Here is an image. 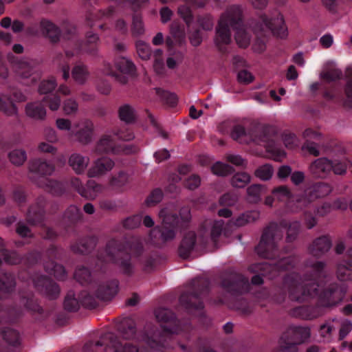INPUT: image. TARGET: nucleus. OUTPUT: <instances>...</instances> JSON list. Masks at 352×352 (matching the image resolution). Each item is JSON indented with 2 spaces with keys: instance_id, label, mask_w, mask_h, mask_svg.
I'll list each match as a JSON object with an SVG mask.
<instances>
[{
  "instance_id": "obj_1",
  "label": "nucleus",
  "mask_w": 352,
  "mask_h": 352,
  "mask_svg": "<svg viewBox=\"0 0 352 352\" xmlns=\"http://www.w3.org/2000/svg\"><path fill=\"white\" fill-rule=\"evenodd\" d=\"M96 270L107 263L115 264L125 276H131L135 273V266L131 261V255L126 252L124 243L117 239H109L103 252L97 256Z\"/></svg>"
},
{
  "instance_id": "obj_2",
  "label": "nucleus",
  "mask_w": 352,
  "mask_h": 352,
  "mask_svg": "<svg viewBox=\"0 0 352 352\" xmlns=\"http://www.w3.org/2000/svg\"><path fill=\"white\" fill-rule=\"evenodd\" d=\"M177 329L171 330L164 327V331H160L152 323H147L143 331L137 336L136 326L132 320H126L122 324V334L126 340H141L151 349H160L165 346L168 333H177Z\"/></svg>"
},
{
  "instance_id": "obj_3",
  "label": "nucleus",
  "mask_w": 352,
  "mask_h": 352,
  "mask_svg": "<svg viewBox=\"0 0 352 352\" xmlns=\"http://www.w3.org/2000/svg\"><path fill=\"white\" fill-rule=\"evenodd\" d=\"M283 237V231L280 224L271 222L263 230L260 242L255 248L256 252L260 257L272 259L278 251Z\"/></svg>"
},
{
  "instance_id": "obj_4",
  "label": "nucleus",
  "mask_w": 352,
  "mask_h": 352,
  "mask_svg": "<svg viewBox=\"0 0 352 352\" xmlns=\"http://www.w3.org/2000/svg\"><path fill=\"white\" fill-rule=\"evenodd\" d=\"M298 274L288 275L285 279L289 297L293 301L303 302L318 296L319 285L316 282L309 283L302 280Z\"/></svg>"
},
{
  "instance_id": "obj_5",
  "label": "nucleus",
  "mask_w": 352,
  "mask_h": 352,
  "mask_svg": "<svg viewBox=\"0 0 352 352\" xmlns=\"http://www.w3.org/2000/svg\"><path fill=\"white\" fill-rule=\"evenodd\" d=\"M209 281L207 278H199L192 280L190 293H184L181 295L180 303L188 310L202 309L204 304L202 299L208 292Z\"/></svg>"
},
{
  "instance_id": "obj_6",
  "label": "nucleus",
  "mask_w": 352,
  "mask_h": 352,
  "mask_svg": "<svg viewBox=\"0 0 352 352\" xmlns=\"http://www.w3.org/2000/svg\"><path fill=\"white\" fill-rule=\"evenodd\" d=\"M8 59L16 76L23 84L30 86L36 84L40 80L41 74L34 62L18 59L13 55H10Z\"/></svg>"
},
{
  "instance_id": "obj_7",
  "label": "nucleus",
  "mask_w": 352,
  "mask_h": 352,
  "mask_svg": "<svg viewBox=\"0 0 352 352\" xmlns=\"http://www.w3.org/2000/svg\"><path fill=\"white\" fill-rule=\"evenodd\" d=\"M260 21L263 24H256L254 26V33L258 36H265V31L270 30L272 33L280 38H284L287 36V28L285 25L283 16L278 14L276 16L269 19L266 14H263L259 16Z\"/></svg>"
},
{
  "instance_id": "obj_8",
  "label": "nucleus",
  "mask_w": 352,
  "mask_h": 352,
  "mask_svg": "<svg viewBox=\"0 0 352 352\" xmlns=\"http://www.w3.org/2000/svg\"><path fill=\"white\" fill-rule=\"evenodd\" d=\"M274 131L270 126L259 123H252L249 130L250 142L263 145L269 151H273L272 146Z\"/></svg>"
},
{
  "instance_id": "obj_9",
  "label": "nucleus",
  "mask_w": 352,
  "mask_h": 352,
  "mask_svg": "<svg viewBox=\"0 0 352 352\" xmlns=\"http://www.w3.org/2000/svg\"><path fill=\"white\" fill-rule=\"evenodd\" d=\"M346 292L347 287L344 285L331 284L322 292H319L318 304L322 307L335 305L343 300Z\"/></svg>"
},
{
  "instance_id": "obj_10",
  "label": "nucleus",
  "mask_w": 352,
  "mask_h": 352,
  "mask_svg": "<svg viewBox=\"0 0 352 352\" xmlns=\"http://www.w3.org/2000/svg\"><path fill=\"white\" fill-rule=\"evenodd\" d=\"M29 178L38 185L40 177L52 175L55 171V166L42 158H35L28 163Z\"/></svg>"
},
{
  "instance_id": "obj_11",
  "label": "nucleus",
  "mask_w": 352,
  "mask_h": 352,
  "mask_svg": "<svg viewBox=\"0 0 352 352\" xmlns=\"http://www.w3.org/2000/svg\"><path fill=\"white\" fill-rule=\"evenodd\" d=\"M221 286L228 292L235 295L247 292L250 287L248 278L241 274H231L227 278H224Z\"/></svg>"
},
{
  "instance_id": "obj_12",
  "label": "nucleus",
  "mask_w": 352,
  "mask_h": 352,
  "mask_svg": "<svg viewBox=\"0 0 352 352\" xmlns=\"http://www.w3.org/2000/svg\"><path fill=\"white\" fill-rule=\"evenodd\" d=\"M116 166L114 160L111 158L102 156L94 160L87 170L89 178H100L111 172Z\"/></svg>"
},
{
  "instance_id": "obj_13",
  "label": "nucleus",
  "mask_w": 352,
  "mask_h": 352,
  "mask_svg": "<svg viewBox=\"0 0 352 352\" xmlns=\"http://www.w3.org/2000/svg\"><path fill=\"white\" fill-rule=\"evenodd\" d=\"M219 21L226 24L233 30L244 25L243 10L241 6L232 5L221 14Z\"/></svg>"
},
{
  "instance_id": "obj_14",
  "label": "nucleus",
  "mask_w": 352,
  "mask_h": 352,
  "mask_svg": "<svg viewBox=\"0 0 352 352\" xmlns=\"http://www.w3.org/2000/svg\"><path fill=\"white\" fill-rule=\"evenodd\" d=\"M177 229L171 227L156 226L150 231L151 242L157 246H162L167 242L173 241L176 236Z\"/></svg>"
},
{
  "instance_id": "obj_15",
  "label": "nucleus",
  "mask_w": 352,
  "mask_h": 352,
  "mask_svg": "<svg viewBox=\"0 0 352 352\" xmlns=\"http://www.w3.org/2000/svg\"><path fill=\"white\" fill-rule=\"evenodd\" d=\"M34 285L39 292L50 299H55L60 294L58 285L45 276H40L34 279Z\"/></svg>"
},
{
  "instance_id": "obj_16",
  "label": "nucleus",
  "mask_w": 352,
  "mask_h": 352,
  "mask_svg": "<svg viewBox=\"0 0 352 352\" xmlns=\"http://www.w3.org/2000/svg\"><path fill=\"white\" fill-rule=\"evenodd\" d=\"M307 271L303 275L304 280L309 283L316 282L320 278H325L327 275L326 266L324 261H307L305 263Z\"/></svg>"
},
{
  "instance_id": "obj_17",
  "label": "nucleus",
  "mask_w": 352,
  "mask_h": 352,
  "mask_svg": "<svg viewBox=\"0 0 352 352\" xmlns=\"http://www.w3.org/2000/svg\"><path fill=\"white\" fill-rule=\"evenodd\" d=\"M45 203V198L39 197L35 204L30 207L26 214V221L29 224L36 226L43 221Z\"/></svg>"
},
{
  "instance_id": "obj_18",
  "label": "nucleus",
  "mask_w": 352,
  "mask_h": 352,
  "mask_svg": "<svg viewBox=\"0 0 352 352\" xmlns=\"http://www.w3.org/2000/svg\"><path fill=\"white\" fill-rule=\"evenodd\" d=\"M106 338L109 340V343L114 352H146V348L140 346L138 344L126 342L122 343L118 338L112 333H107Z\"/></svg>"
},
{
  "instance_id": "obj_19",
  "label": "nucleus",
  "mask_w": 352,
  "mask_h": 352,
  "mask_svg": "<svg viewBox=\"0 0 352 352\" xmlns=\"http://www.w3.org/2000/svg\"><path fill=\"white\" fill-rule=\"evenodd\" d=\"M332 246L329 235H322L315 239L308 246V252L313 256L320 258L327 253Z\"/></svg>"
},
{
  "instance_id": "obj_20",
  "label": "nucleus",
  "mask_w": 352,
  "mask_h": 352,
  "mask_svg": "<svg viewBox=\"0 0 352 352\" xmlns=\"http://www.w3.org/2000/svg\"><path fill=\"white\" fill-rule=\"evenodd\" d=\"M332 169L331 160L327 157H320L314 160L309 167L311 175L318 179L328 177Z\"/></svg>"
},
{
  "instance_id": "obj_21",
  "label": "nucleus",
  "mask_w": 352,
  "mask_h": 352,
  "mask_svg": "<svg viewBox=\"0 0 352 352\" xmlns=\"http://www.w3.org/2000/svg\"><path fill=\"white\" fill-rule=\"evenodd\" d=\"M40 29L42 35L47 38L50 43L57 44L62 37L61 30L53 22L43 19L40 22Z\"/></svg>"
},
{
  "instance_id": "obj_22",
  "label": "nucleus",
  "mask_w": 352,
  "mask_h": 352,
  "mask_svg": "<svg viewBox=\"0 0 352 352\" xmlns=\"http://www.w3.org/2000/svg\"><path fill=\"white\" fill-rule=\"evenodd\" d=\"M94 152L98 155H119V149L113 138L110 135H102L96 142Z\"/></svg>"
},
{
  "instance_id": "obj_23",
  "label": "nucleus",
  "mask_w": 352,
  "mask_h": 352,
  "mask_svg": "<svg viewBox=\"0 0 352 352\" xmlns=\"http://www.w3.org/2000/svg\"><path fill=\"white\" fill-rule=\"evenodd\" d=\"M199 242L194 232L186 233L179 247V255L183 258H187L192 252L198 250Z\"/></svg>"
},
{
  "instance_id": "obj_24",
  "label": "nucleus",
  "mask_w": 352,
  "mask_h": 352,
  "mask_svg": "<svg viewBox=\"0 0 352 352\" xmlns=\"http://www.w3.org/2000/svg\"><path fill=\"white\" fill-rule=\"evenodd\" d=\"M272 265L267 262L251 265L248 267V270L252 273L256 274L252 278V283L256 285L263 284V276H269L270 278H272L275 274H272Z\"/></svg>"
},
{
  "instance_id": "obj_25",
  "label": "nucleus",
  "mask_w": 352,
  "mask_h": 352,
  "mask_svg": "<svg viewBox=\"0 0 352 352\" xmlns=\"http://www.w3.org/2000/svg\"><path fill=\"white\" fill-rule=\"evenodd\" d=\"M155 316L156 319L159 322H165V323L173 322L175 323V325L173 327H170L168 325L163 326L162 330L158 329L160 331L162 332L164 331V327H166L171 330L177 329L178 332L175 333V334L179 333L181 331L183 330V329L179 324V322H177V324H176V321H175V314L171 310L166 309V308H158L155 310ZM173 334H175V333H173ZM170 335H172V333H169L167 334L166 340Z\"/></svg>"
},
{
  "instance_id": "obj_26",
  "label": "nucleus",
  "mask_w": 352,
  "mask_h": 352,
  "mask_svg": "<svg viewBox=\"0 0 352 352\" xmlns=\"http://www.w3.org/2000/svg\"><path fill=\"white\" fill-rule=\"evenodd\" d=\"M82 127L75 133L78 142L83 145L91 143L93 140L94 133V124L89 120H85L82 122Z\"/></svg>"
},
{
  "instance_id": "obj_27",
  "label": "nucleus",
  "mask_w": 352,
  "mask_h": 352,
  "mask_svg": "<svg viewBox=\"0 0 352 352\" xmlns=\"http://www.w3.org/2000/svg\"><path fill=\"white\" fill-rule=\"evenodd\" d=\"M90 162L88 156L82 155L78 153H72L69 159L68 164L72 170L78 175L82 174L87 170Z\"/></svg>"
},
{
  "instance_id": "obj_28",
  "label": "nucleus",
  "mask_w": 352,
  "mask_h": 352,
  "mask_svg": "<svg viewBox=\"0 0 352 352\" xmlns=\"http://www.w3.org/2000/svg\"><path fill=\"white\" fill-rule=\"evenodd\" d=\"M158 216L161 220V225L177 229L178 217L173 205H168L162 208Z\"/></svg>"
},
{
  "instance_id": "obj_29",
  "label": "nucleus",
  "mask_w": 352,
  "mask_h": 352,
  "mask_svg": "<svg viewBox=\"0 0 352 352\" xmlns=\"http://www.w3.org/2000/svg\"><path fill=\"white\" fill-rule=\"evenodd\" d=\"M119 282L112 280L99 286L96 295L102 300H109L113 298L118 292Z\"/></svg>"
},
{
  "instance_id": "obj_30",
  "label": "nucleus",
  "mask_w": 352,
  "mask_h": 352,
  "mask_svg": "<svg viewBox=\"0 0 352 352\" xmlns=\"http://www.w3.org/2000/svg\"><path fill=\"white\" fill-rule=\"evenodd\" d=\"M230 28L226 24L218 21L214 37V43L218 47L220 48L221 45L230 43L232 35Z\"/></svg>"
},
{
  "instance_id": "obj_31",
  "label": "nucleus",
  "mask_w": 352,
  "mask_h": 352,
  "mask_svg": "<svg viewBox=\"0 0 352 352\" xmlns=\"http://www.w3.org/2000/svg\"><path fill=\"white\" fill-rule=\"evenodd\" d=\"M130 182V175L124 170H120L111 175L108 179L109 187L115 190L121 191Z\"/></svg>"
},
{
  "instance_id": "obj_32",
  "label": "nucleus",
  "mask_w": 352,
  "mask_h": 352,
  "mask_svg": "<svg viewBox=\"0 0 352 352\" xmlns=\"http://www.w3.org/2000/svg\"><path fill=\"white\" fill-rule=\"evenodd\" d=\"M135 257L138 258L140 263L142 265V270L146 272H151L155 267L156 261L151 256L146 254L142 255L143 246L138 245L135 248L132 250Z\"/></svg>"
},
{
  "instance_id": "obj_33",
  "label": "nucleus",
  "mask_w": 352,
  "mask_h": 352,
  "mask_svg": "<svg viewBox=\"0 0 352 352\" xmlns=\"http://www.w3.org/2000/svg\"><path fill=\"white\" fill-rule=\"evenodd\" d=\"M98 242L96 236H88L71 245L72 250L76 254H87L93 250Z\"/></svg>"
},
{
  "instance_id": "obj_34",
  "label": "nucleus",
  "mask_w": 352,
  "mask_h": 352,
  "mask_svg": "<svg viewBox=\"0 0 352 352\" xmlns=\"http://www.w3.org/2000/svg\"><path fill=\"white\" fill-rule=\"evenodd\" d=\"M16 286L14 275L11 273L0 274V298L12 292Z\"/></svg>"
},
{
  "instance_id": "obj_35",
  "label": "nucleus",
  "mask_w": 352,
  "mask_h": 352,
  "mask_svg": "<svg viewBox=\"0 0 352 352\" xmlns=\"http://www.w3.org/2000/svg\"><path fill=\"white\" fill-rule=\"evenodd\" d=\"M279 224L281 229H287V235L285 238L287 242L292 243L297 239L301 227V224L299 221L288 222L285 220H282Z\"/></svg>"
},
{
  "instance_id": "obj_36",
  "label": "nucleus",
  "mask_w": 352,
  "mask_h": 352,
  "mask_svg": "<svg viewBox=\"0 0 352 352\" xmlns=\"http://www.w3.org/2000/svg\"><path fill=\"white\" fill-rule=\"evenodd\" d=\"M118 114L120 120L127 124H133L136 120V111L129 104H124L120 106L118 109Z\"/></svg>"
},
{
  "instance_id": "obj_37",
  "label": "nucleus",
  "mask_w": 352,
  "mask_h": 352,
  "mask_svg": "<svg viewBox=\"0 0 352 352\" xmlns=\"http://www.w3.org/2000/svg\"><path fill=\"white\" fill-rule=\"evenodd\" d=\"M310 196L316 200L329 195L333 190L332 186L325 182H317L311 185L309 188Z\"/></svg>"
},
{
  "instance_id": "obj_38",
  "label": "nucleus",
  "mask_w": 352,
  "mask_h": 352,
  "mask_svg": "<svg viewBox=\"0 0 352 352\" xmlns=\"http://www.w3.org/2000/svg\"><path fill=\"white\" fill-rule=\"evenodd\" d=\"M25 112L28 117L35 120H43L46 116L45 107L38 102L28 103L25 107Z\"/></svg>"
},
{
  "instance_id": "obj_39",
  "label": "nucleus",
  "mask_w": 352,
  "mask_h": 352,
  "mask_svg": "<svg viewBox=\"0 0 352 352\" xmlns=\"http://www.w3.org/2000/svg\"><path fill=\"white\" fill-rule=\"evenodd\" d=\"M72 77L78 85H84L89 76L88 67L83 64L76 65L72 69Z\"/></svg>"
},
{
  "instance_id": "obj_40",
  "label": "nucleus",
  "mask_w": 352,
  "mask_h": 352,
  "mask_svg": "<svg viewBox=\"0 0 352 352\" xmlns=\"http://www.w3.org/2000/svg\"><path fill=\"white\" fill-rule=\"evenodd\" d=\"M107 333L103 335L97 342H87L83 346L84 352H104L107 346H110L109 340L106 338Z\"/></svg>"
},
{
  "instance_id": "obj_41",
  "label": "nucleus",
  "mask_w": 352,
  "mask_h": 352,
  "mask_svg": "<svg viewBox=\"0 0 352 352\" xmlns=\"http://www.w3.org/2000/svg\"><path fill=\"white\" fill-rule=\"evenodd\" d=\"M105 190V186L97 183L94 180H89L87 183L85 193L83 197L91 200L95 199L100 194Z\"/></svg>"
},
{
  "instance_id": "obj_42",
  "label": "nucleus",
  "mask_w": 352,
  "mask_h": 352,
  "mask_svg": "<svg viewBox=\"0 0 352 352\" xmlns=\"http://www.w3.org/2000/svg\"><path fill=\"white\" fill-rule=\"evenodd\" d=\"M298 262V258L296 256H290L280 259L276 263H270L272 266V273L274 271L289 270L292 269Z\"/></svg>"
},
{
  "instance_id": "obj_43",
  "label": "nucleus",
  "mask_w": 352,
  "mask_h": 352,
  "mask_svg": "<svg viewBox=\"0 0 352 352\" xmlns=\"http://www.w3.org/2000/svg\"><path fill=\"white\" fill-rule=\"evenodd\" d=\"M45 271L53 274L58 280H63L67 277V273L64 267L56 263L54 261H49L45 263Z\"/></svg>"
},
{
  "instance_id": "obj_44",
  "label": "nucleus",
  "mask_w": 352,
  "mask_h": 352,
  "mask_svg": "<svg viewBox=\"0 0 352 352\" xmlns=\"http://www.w3.org/2000/svg\"><path fill=\"white\" fill-rule=\"evenodd\" d=\"M38 186L55 196H60L65 191L63 184L56 180L45 179V182L40 183Z\"/></svg>"
},
{
  "instance_id": "obj_45",
  "label": "nucleus",
  "mask_w": 352,
  "mask_h": 352,
  "mask_svg": "<svg viewBox=\"0 0 352 352\" xmlns=\"http://www.w3.org/2000/svg\"><path fill=\"white\" fill-rule=\"evenodd\" d=\"M260 213L258 211H251L243 213L231 222L237 227H242L248 223H253L259 219Z\"/></svg>"
},
{
  "instance_id": "obj_46",
  "label": "nucleus",
  "mask_w": 352,
  "mask_h": 352,
  "mask_svg": "<svg viewBox=\"0 0 352 352\" xmlns=\"http://www.w3.org/2000/svg\"><path fill=\"white\" fill-rule=\"evenodd\" d=\"M265 192L264 186L261 184H252L247 188L248 200L251 203H257L261 197Z\"/></svg>"
},
{
  "instance_id": "obj_47",
  "label": "nucleus",
  "mask_w": 352,
  "mask_h": 352,
  "mask_svg": "<svg viewBox=\"0 0 352 352\" xmlns=\"http://www.w3.org/2000/svg\"><path fill=\"white\" fill-rule=\"evenodd\" d=\"M234 38L240 47L246 48L250 43L251 35L246 31L244 25L235 30Z\"/></svg>"
},
{
  "instance_id": "obj_48",
  "label": "nucleus",
  "mask_w": 352,
  "mask_h": 352,
  "mask_svg": "<svg viewBox=\"0 0 352 352\" xmlns=\"http://www.w3.org/2000/svg\"><path fill=\"white\" fill-rule=\"evenodd\" d=\"M3 340L9 346H16L20 344L19 333L12 329L6 328L1 330Z\"/></svg>"
},
{
  "instance_id": "obj_49",
  "label": "nucleus",
  "mask_w": 352,
  "mask_h": 352,
  "mask_svg": "<svg viewBox=\"0 0 352 352\" xmlns=\"http://www.w3.org/2000/svg\"><path fill=\"white\" fill-rule=\"evenodd\" d=\"M231 137L233 140L240 143L248 144L250 142L249 131L247 132L245 128L240 124L233 127L231 132Z\"/></svg>"
},
{
  "instance_id": "obj_50",
  "label": "nucleus",
  "mask_w": 352,
  "mask_h": 352,
  "mask_svg": "<svg viewBox=\"0 0 352 352\" xmlns=\"http://www.w3.org/2000/svg\"><path fill=\"white\" fill-rule=\"evenodd\" d=\"M131 31L132 35L134 36H138L144 33V25L141 14L135 13L132 15Z\"/></svg>"
},
{
  "instance_id": "obj_51",
  "label": "nucleus",
  "mask_w": 352,
  "mask_h": 352,
  "mask_svg": "<svg viewBox=\"0 0 352 352\" xmlns=\"http://www.w3.org/2000/svg\"><path fill=\"white\" fill-rule=\"evenodd\" d=\"M64 218L72 223H76L81 221L82 214L77 206L71 205L65 210Z\"/></svg>"
},
{
  "instance_id": "obj_52",
  "label": "nucleus",
  "mask_w": 352,
  "mask_h": 352,
  "mask_svg": "<svg viewBox=\"0 0 352 352\" xmlns=\"http://www.w3.org/2000/svg\"><path fill=\"white\" fill-rule=\"evenodd\" d=\"M115 66L122 74H132L135 71L133 63L124 57L118 58L115 62Z\"/></svg>"
},
{
  "instance_id": "obj_53",
  "label": "nucleus",
  "mask_w": 352,
  "mask_h": 352,
  "mask_svg": "<svg viewBox=\"0 0 352 352\" xmlns=\"http://www.w3.org/2000/svg\"><path fill=\"white\" fill-rule=\"evenodd\" d=\"M8 158L15 166H21L27 160V153L23 149H14L8 154Z\"/></svg>"
},
{
  "instance_id": "obj_54",
  "label": "nucleus",
  "mask_w": 352,
  "mask_h": 352,
  "mask_svg": "<svg viewBox=\"0 0 352 352\" xmlns=\"http://www.w3.org/2000/svg\"><path fill=\"white\" fill-rule=\"evenodd\" d=\"M274 174V168L272 165L266 164L258 167L254 171V175L263 181L270 179Z\"/></svg>"
},
{
  "instance_id": "obj_55",
  "label": "nucleus",
  "mask_w": 352,
  "mask_h": 352,
  "mask_svg": "<svg viewBox=\"0 0 352 352\" xmlns=\"http://www.w3.org/2000/svg\"><path fill=\"white\" fill-rule=\"evenodd\" d=\"M250 182V176L245 172L237 173L231 178V184L235 188H243Z\"/></svg>"
},
{
  "instance_id": "obj_56",
  "label": "nucleus",
  "mask_w": 352,
  "mask_h": 352,
  "mask_svg": "<svg viewBox=\"0 0 352 352\" xmlns=\"http://www.w3.org/2000/svg\"><path fill=\"white\" fill-rule=\"evenodd\" d=\"M64 308L65 310L74 312L78 310L80 304L78 300L75 298L74 292L69 291L65 298Z\"/></svg>"
},
{
  "instance_id": "obj_57",
  "label": "nucleus",
  "mask_w": 352,
  "mask_h": 352,
  "mask_svg": "<svg viewBox=\"0 0 352 352\" xmlns=\"http://www.w3.org/2000/svg\"><path fill=\"white\" fill-rule=\"evenodd\" d=\"M211 170L214 175L221 177H226L233 172V168L228 164L217 162L211 166Z\"/></svg>"
},
{
  "instance_id": "obj_58",
  "label": "nucleus",
  "mask_w": 352,
  "mask_h": 352,
  "mask_svg": "<svg viewBox=\"0 0 352 352\" xmlns=\"http://www.w3.org/2000/svg\"><path fill=\"white\" fill-rule=\"evenodd\" d=\"M1 255L3 261L9 265H18L23 260V258L15 251L2 249Z\"/></svg>"
},
{
  "instance_id": "obj_59",
  "label": "nucleus",
  "mask_w": 352,
  "mask_h": 352,
  "mask_svg": "<svg viewBox=\"0 0 352 352\" xmlns=\"http://www.w3.org/2000/svg\"><path fill=\"white\" fill-rule=\"evenodd\" d=\"M155 92L162 102L170 106H174L177 104V98L175 94L163 90L160 88H156Z\"/></svg>"
},
{
  "instance_id": "obj_60",
  "label": "nucleus",
  "mask_w": 352,
  "mask_h": 352,
  "mask_svg": "<svg viewBox=\"0 0 352 352\" xmlns=\"http://www.w3.org/2000/svg\"><path fill=\"white\" fill-rule=\"evenodd\" d=\"M99 41V38L96 34H94L91 32H89L87 34V45H92L91 47L85 48V52L94 56L97 55L98 50L96 47V45Z\"/></svg>"
},
{
  "instance_id": "obj_61",
  "label": "nucleus",
  "mask_w": 352,
  "mask_h": 352,
  "mask_svg": "<svg viewBox=\"0 0 352 352\" xmlns=\"http://www.w3.org/2000/svg\"><path fill=\"white\" fill-rule=\"evenodd\" d=\"M74 278L80 284H86L91 280V273L87 267H79L75 271Z\"/></svg>"
},
{
  "instance_id": "obj_62",
  "label": "nucleus",
  "mask_w": 352,
  "mask_h": 352,
  "mask_svg": "<svg viewBox=\"0 0 352 352\" xmlns=\"http://www.w3.org/2000/svg\"><path fill=\"white\" fill-rule=\"evenodd\" d=\"M163 196L162 190L160 188H155L147 197L145 204L148 207L155 206L162 200Z\"/></svg>"
},
{
  "instance_id": "obj_63",
  "label": "nucleus",
  "mask_w": 352,
  "mask_h": 352,
  "mask_svg": "<svg viewBox=\"0 0 352 352\" xmlns=\"http://www.w3.org/2000/svg\"><path fill=\"white\" fill-rule=\"evenodd\" d=\"M60 30L63 38L66 40L72 38L76 34V27L69 21H63Z\"/></svg>"
},
{
  "instance_id": "obj_64",
  "label": "nucleus",
  "mask_w": 352,
  "mask_h": 352,
  "mask_svg": "<svg viewBox=\"0 0 352 352\" xmlns=\"http://www.w3.org/2000/svg\"><path fill=\"white\" fill-rule=\"evenodd\" d=\"M135 45L137 53L142 60H148L151 58V51L148 45L142 41H138Z\"/></svg>"
}]
</instances>
